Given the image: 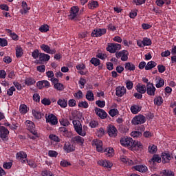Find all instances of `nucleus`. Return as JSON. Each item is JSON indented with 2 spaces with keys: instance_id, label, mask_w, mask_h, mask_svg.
Instances as JSON below:
<instances>
[{
  "instance_id": "f257e3e1",
  "label": "nucleus",
  "mask_w": 176,
  "mask_h": 176,
  "mask_svg": "<svg viewBox=\"0 0 176 176\" xmlns=\"http://www.w3.org/2000/svg\"><path fill=\"white\" fill-rule=\"evenodd\" d=\"M120 142L122 146H124L125 148H131V149H135L136 151L144 148L141 142L133 140L131 137L122 138Z\"/></svg>"
},
{
  "instance_id": "f03ea898",
  "label": "nucleus",
  "mask_w": 176,
  "mask_h": 176,
  "mask_svg": "<svg viewBox=\"0 0 176 176\" xmlns=\"http://www.w3.org/2000/svg\"><path fill=\"white\" fill-rule=\"evenodd\" d=\"M102 141L95 139L92 141V146H96V151L97 152H100V153H105L107 156L111 157L113 155V148H105L104 150L102 148Z\"/></svg>"
},
{
  "instance_id": "7ed1b4c3",
  "label": "nucleus",
  "mask_w": 176,
  "mask_h": 176,
  "mask_svg": "<svg viewBox=\"0 0 176 176\" xmlns=\"http://www.w3.org/2000/svg\"><path fill=\"white\" fill-rule=\"evenodd\" d=\"M73 126L74 131H76L78 135L86 137V131H83L80 121L76 120H73Z\"/></svg>"
},
{
  "instance_id": "20e7f679",
  "label": "nucleus",
  "mask_w": 176,
  "mask_h": 176,
  "mask_svg": "<svg viewBox=\"0 0 176 176\" xmlns=\"http://www.w3.org/2000/svg\"><path fill=\"white\" fill-rule=\"evenodd\" d=\"M122 49V45L116 43H109L106 50L109 53H118Z\"/></svg>"
},
{
  "instance_id": "39448f33",
  "label": "nucleus",
  "mask_w": 176,
  "mask_h": 176,
  "mask_svg": "<svg viewBox=\"0 0 176 176\" xmlns=\"http://www.w3.org/2000/svg\"><path fill=\"white\" fill-rule=\"evenodd\" d=\"M146 122V119L145 118V116L142 115H138L135 116L131 121L132 124H134V126H138V124H144Z\"/></svg>"
},
{
  "instance_id": "423d86ee",
  "label": "nucleus",
  "mask_w": 176,
  "mask_h": 176,
  "mask_svg": "<svg viewBox=\"0 0 176 176\" xmlns=\"http://www.w3.org/2000/svg\"><path fill=\"white\" fill-rule=\"evenodd\" d=\"M79 10H80V9H79L78 6L72 7L69 10V14L68 15L69 20H75V19H76V17H78Z\"/></svg>"
},
{
  "instance_id": "0eeeda50",
  "label": "nucleus",
  "mask_w": 176,
  "mask_h": 176,
  "mask_svg": "<svg viewBox=\"0 0 176 176\" xmlns=\"http://www.w3.org/2000/svg\"><path fill=\"white\" fill-rule=\"evenodd\" d=\"M116 57L117 58H120L122 61H127L129 60V51L124 50L119 52L116 53Z\"/></svg>"
},
{
  "instance_id": "6e6552de",
  "label": "nucleus",
  "mask_w": 176,
  "mask_h": 176,
  "mask_svg": "<svg viewBox=\"0 0 176 176\" xmlns=\"http://www.w3.org/2000/svg\"><path fill=\"white\" fill-rule=\"evenodd\" d=\"M105 34H107V29L98 28L92 31L91 36L98 38V36H102V35H105Z\"/></svg>"
},
{
  "instance_id": "1a4fd4ad",
  "label": "nucleus",
  "mask_w": 176,
  "mask_h": 176,
  "mask_svg": "<svg viewBox=\"0 0 176 176\" xmlns=\"http://www.w3.org/2000/svg\"><path fill=\"white\" fill-rule=\"evenodd\" d=\"M46 123H49L51 126H56L58 123V119L54 114H50L45 116Z\"/></svg>"
},
{
  "instance_id": "9d476101",
  "label": "nucleus",
  "mask_w": 176,
  "mask_h": 176,
  "mask_svg": "<svg viewBox=\"0 0 176 176\" xmlns=\"http://www.w3.org/2000/svg\"><path fill=\"white\" fill-rule=\"evenodd\" d=\"M40 48L44 53L47 54H56V49H52L47 44H42L40 45Z\"/></svg>"
},
{
  "instance_id": "9b49d317",
  "label": "nucleus",
  "mask_w": 176,
  "mask_h": 176,
  "mask_svg": "<svg viewBox=\"0 0 176 176\" xmlns=\"http://www.w3.org/2000/svg\"><path fill=\"white\" fill-rule=\"evenodd\" d=\"M10 133L8 129L3 126H0V138H1L3 141H5V140L8 138Z\"/></svg>"
},
{
  "instance_id": "f8f14e48",
  "label": "nucleus",
  "mask_w": 176,
  "mask_h": 176,
  "mask_svg": "<svg viewBox=\"0 0 176 176\" xmlns=\"http://www.w3.org/2000/svg\"><path fill=\"white\" fill-rule=\"evenodd\" d=\"M27 129L31 133L36 135V130L35 129V124L31 120H26L25 122Z\"/></svg>"
},
{
  "instance_id": "ddd939ff",
  "label": "nucleus",
  "mask_w": 176,
  "mask_h": 176,
  "mask_svg": "<svg viewBox=\"0 0 176 176\" xmlns=\"http://www.w3.org/2000/svg\"><path fill=\"white\" fill-rule=\"evenodd\" d=\"M95 113L100 118V119H107V116H108V113H106L105 110L102 109H100L98 107H95L94 109Z\"/></svg>"
},
{
  "instance_id": "4468645a",
  "label": "nucleus",
  "mask_w": 176,
  "mask_h": 176,
  "mask_svg": "<svg viewBox=\"0 0 176 176\" xmlns=\"http://www.w3.org/2000/svg\"><path fill=\"white\" fill-rule=\"evenodd\" d=\"M146 91L148 96H155L156 92V87L153 85V83H148L146 87Z\"/></svg>"
},
{
  "instance_id": "2eb2a0df",
  "label": "nucleus",
  "mask_w": 176,
  "mask_h": 176,
  "mask_svg": "<svg viewBox=\"0 0 176 176\" xmlns=\"http://www.w3.org/2000/svg\"><path fill=\"white\" fill-rule=\"evenodd\" d=\"M75 149V146H74V144H72L68 142H65L63 146V150L66 153H71V152H74Z\"/></svg>"
},
{
  "instance_id": "dca6fc26",
  "label": "nucleus",
  "mask_w": 176,
  "mask_h": 176,
  "mask_svg": "<svg viewBox=\"0 0 176 176\" xmlns=\"http://www.w3.org/2000/svg\"><path fill=\"white\" fill-rule=\"evenodd\" d=\"M127 89L124 86H118L116 88V95L117 97H123L126 94Z\"/></svg>"
},
{
  "instance_id": "f3484780",
  "label": "nucleus",
  "mask_w": 176,
  "mask_h": 176,
  "mask_svg": "<svg viewBox=\"0 0 176 176\" xmlns=\"http://www.w3.org/2000/svg\"><path fill=\"white\" fill-rule=\"evenodd\" d=\"M107 133L109 137H116L118 135V129L113 125H109L107 129Z\"/></svg>"
},
{
  "instance_id": "a211bd4d",
  "label": "nucleus",
  "mask_w": 176,
  "mask_h": 176,
  "mask_svg": "<svg viewBox=\"0 0 176 176\" xmlns=\"http://www.w3.org/2000/svg\"><path fill=\"white\" fill-rule=\"evenodd\" d=\"M50 60V55L45 53L39 54V60L38 64H43V63H46Z\"/></svg>"
},
{
  "instance_id": "6ab92c4d",
  "label": "nucleus",
  "mask_w": 176,
  "mask_h": 176,
  "mask_svg": "<svg viewBox=\"0 0 176 176\" xmlns=\"http://www.w3.org/2000/svg\"><path fill=\"white\" fill-rule=\"evenodd\" d=\"M72 142H74V144H78V145H80L82 146V145L85 144V138L82 136L77 135L72 138Z\"/></svg>"
},
{
  "instance_id": "aec40b11",
  "label": "nucleus",
  "mask_w": 176,
  "mask_h": 176,
  "mask_svg": "<svg viewBox=\"0 0 176 176\" xmlns=\"http://www.w3.org/2000/svg\"><path fill=\"white\" fill-rule=\"evenodd\" d=\"M98 164L102 167H106L107 168H111L113 164L109 160H101L98 162Z\"/></svg>"
},
{
  "instance_id": "412c9836",
  "label": "nucleus",
  "mask_w": 176,
  "mask_h": 176,
  "mask_svg": "<svg viewBox=\"0 0 176 176\" xmlns=\"http://www.w3.org/2000/svg\"><path fill=\"white\" fill-rule=\"evenodd\" d=\"M161 157L162 159V163L164 164L166 163H170V160L173 159L171 155L168 153H162L161 155Z\"/></svg>"
},
{
  "instance_id": "4be33fe9",
  "label": "nucleus",
  "mask_w": 176,
  "mask_h": 176,
  "mask_svg": "<svg viewBox=\"0 0 176 176\" xmlns=\"http://www.w3.org/2000/svg\"><path fill=\"white\" fill-rule=\"evenodd\" d=\"M16 159L21 160L22 163H25L27 160V153L24 151L19 152L16 155Z\"/></svg>"
},
{
  "instance_id": "5701e85b",
  "label": "nucleus",
  "mask_w": 176,
  "mask_h": 176,
  "mask_svg": "<svg viewBox=\"0 0 176 176\" xmlns=\"http://www.w3.org/2000/svg\"><path fill=\"white\" fill-rule=\"evenodd\" d=\"M136 90L138 93H140V94H145V93H146V86L139 83L136 85Z\"/></svg>"
},
{
  "instance_id": "b1692460",
  "label": "nucleus",
  "mask_w": 176,
  "mask_h": 176,
  "mask_svg": "<svg viewBox=\"0 0 176 176\" xmlns=\"http://www.w3.org/2000/svg\"><path fill=\"white\" fill-rule=\"evenodd\" d=\"M57 104L60 107V108H67V107H68V100L62 98L58 100Z\"/></svg>"
},
{
  "instance_id": "393cba45",
  "label": "nucleus",
  "mask_w": 176,
  "mask_h": 176,
  "mask_svg": "<svg viewBox=\"0 0 176 176\" xmlns=\"http://www.w3.org/2000/svg\"><path fill=\"white\" fill-rule=\"evenodd\" d=\"M133 168L140 173H146L148 171V167L145 165H136L133 166Z\"/></svg>"
},
{
  "instance_id": "a878e982",
  "label": "nucleus",
  "mask_w": 176,
  "mask_h": 176,
  "mask_svg": "<svg viewBox=\"0 0 176 176\" xmlns=\"http://www.w3.org/2000/svg\"><path fill=\"white\" fill-rule=\"evenodd\" d=\"M142 107L138 104H133L131 106V112L133 113V115H137L138 112L141 111Z\"/></svg>"
},
{
  "instance_id": "bb28decb",
  "label": "nucleus",
  "mask_w": 176,
  "mask_h": 176,
  "mask_svg": "<svg viewBox=\"0 0 176 176\" xmlns=\"http://www.w3.org/2000/svg\"><path fill=\"white\" fill-rule=\"evenodd\" d=\"M6 32H7L13 41H19V36L16 33L12 32V30L6 29Z\"/></svg>"
},
{
  "instance_id": "cd10ccee",
  "label": "nucleus",
  "mask_w": 176,
  "mask_h": 176,
  "mask_svg": "<svg viewBox=\"0 0 176 176\" xmlns=\"http://www.w3.org/2000/svg\"><path fill=\"white\" fill-rule=\"evenodd\" d=\"M98 6H99V4H98V1H97L91 0L88 3L89 9H91V10L97 9Z\"/></svg>"
},
{
  "instance_id": "c85d7f7f",
  "label": "nucleus",
  "mask_w": 176,
  "mask_h": 176,
  "mask_svg": "<svg viewBox=\"0 0 176 176\" xmlns=\"http://www.w3.org/2000/svg\"><path fill=\"white\" fill-rule=\"evenodd\" d=\"M157 65V63L155 61H149L147 63L145 67V70L146 71H151L153 68H155Z\"/></svg>"
},
{
  "instance_id": "c756f323",
  "label": "nucleus",
  "mask_w": 176,
  "mask_h": 176,
  "mask_svg": "<svg viewBox=\"0 0 176 176\" xmlns=\"http://www.w3.org/2000/svg\"><path fill=\"white\" fill-rule=\"evenodd\" d=\"M32 113L33 116L35 118V119H37V120L42 119V113H41V111H39L38 109H32Z\"/></svg>"
},
{
  "instance_id": "7c9ffc66",
  "label": "nucleus",
  "mask_w": 176,
  "mask_h": 176,
  "mask_svg": "<svg viewBox=\"0 0 176 176\" xmlns=\"http://www.w3.org/2000/svg\"><path fill=\"white\" fill-rule=\"evenodd\" d=\"M125 69L126 71H135V65L133 63L128 62L125 63Z\"/></svg>"
},
{
  "instance_id": "2f4dec72",
  "label": "nucleus",
  "mask_w": 176,
  "mask_h": 176,
  "mask_svg": "<svg viewBox=\"0 0 176 176\" xmlns=\"http://www.w3.org/2000/svg\"><path fill=\"white\" fill-rule=\"evenodd\" d=\"M150 162H152L153 164H155V163H162V157L159 156V155L155 154L150 160Z\"/></svg>"
},
{
  "instance_id": "473e14b6",
  "label": "nucleus",
  "mask_w": 176,
  "mask_h": 176,
  "mask_svg": "<svg viewBox=\"0 0 176 176\" xmlns=\"http://www.w3.org/2000/svg\"><path fill=\"white\" fill-rule=\"evenodd\" d=\"M130 135L135 139L141 138V137H142V133L138 131H133L130 133Z\"/></svg>"
},
{
  "instance_id": "72a5a7b5",
  "label": "nucleus",
  "mask_w": 176,
  "mask_h": 176,
  "mask_svg": "<svg viewBox=\"0 0 176 176\" xmlns=\"http://www.w3.org/2000/svg\"><path fill=\"white\" fill-rule=\"evenodd\" d=\"M86 98L88 101H94V94H93L92 91H87Z\"/></svg>"
},
{
  "instance_id": "f704fd0d",
  "label": "nucleus",
  "mask_w": 176,
  "mask_h": 176,
  "mask_svg": "<svg viewBox=\"0 0 176 176\" xmlns=\"http://www.w3.org/2000/svg\"><path fill=\"white\" fill-rule=\"evenodd\" d=\"M25 83L26 86H32V85H35L36 81L35 79L32 78H27L25 80Z\"/></svg>"
},
{
  "instance_id": "c9c22d12",
  "label": "nucleus",
  "mask_w": 176,
  "mask_h": 176,
  "mask_svg": "<svg viewBox=\"0 0 176 176\" xmlns=\"http://www.w3.org/2000/svg\"><path fill=\"white\" fill-rule=\"evenodd\" d=\"M54 89H56L58 91H63L65 87L61 82H56L54 85Z\"/></svg>"
},
{
  "instance_id": "e433bc0d",
  "label": "nucleus",
  "mask_w": 176,
  "mask_h": 176,
  "mask_svg": "<svg viewBox=\"0 0 176 176\" xmlns=\"http://www.w3.org/2000/svg\"><path fill=\"white\" fill-rule=\"evenodd\" d=\"M90 63L95 67H98L100 65V64H101V61L100 60V59H98L97 58H94V57H93L90 60Z\"/></svg>"
},
{
  "instance_id": "4c0bfd02",
  "label": "nucleus",
  "mask_w": 176,
  "mask_h": 176,
  "mask_svg": "<svg viewBox=\"0 0 176 176\" xmlns=\"http://www.w3.org/2000/svg\"><path fill=\"white\" fill-rule=\"evenodd\" d=\"M23 54V48H21V47H16V57L17 58H20V57H22Z\"/></svg>"
},
{
  "instance_id": "58836bf2",
  "label": "nucleus",
  "mask_w": 176,
  "mask_h": 176,
  "mask_svg": "<svg viewBox=\"0 0 176 176\" xmlns=\"http://www.w3.org/2000/svg\"><path fill=\"white\" fill-rule=\"evenodd\" d=\"M50 27L47 25V24H44V25H42L40 28H39V31L40 32H43V33H45V32H47V31H49Z\"/></svg>"
},
{
  "instance_id": "ea45409f",
  "label": "nucleus",
  "mask_w": 176,
  "mask_h": 176,
  "mask_svg": "<svg viewBox=\"0 0 176 176\" xmlns=\"http://www.w3.org/2000/svg\"><path fill=\"white\" fill-rule=\"evenodd\" d=\"M162 102H163V98L162 96H158V97L154 98L155 105H157L158 107H160V105H162Z\"/></svg>"
},
{
  "instance_id": "a19ab883",
  "label": "nucleus",
  "mask_w": 176,
  "mask_h": 176,
  "mask_svg": "<svg viewBox=\"0 0 176 176\" xmlns=\"http://www.w3.org/2000/svg\"><path fill=\"white\" fill-rule=\"evenodd\" d=\"M41 175L42 176H54V174L52 173L50 170L44 169L41 172Z\"/></svg>"
},
{
  "instance_id": "79ce46f5",
  "label": "nucleus",
  "mask_w": 176,
  "mask_h": 176,
  "mask_svg": "<svg viewBox=\"0 0 176 176\" xmlns=\"http://www.w3.org/2000/svg\"><path fill=\"white\" fill-rule=\"evenodd\" d=\"M152 45V40L148 37L143 38V46H151Z\"/></svg>"
},
{
  "instance_id": "37998d69",
  "label": "nucleus",
  "mask_w": 176,
  "mask_h": 176,
  "mask_svg": "<svg viewBox=\"0 0 176 176\" xmlns=\"http://www.w3.org/2000/svg\"><path fill=\"white\" fill-rule=\"evenodd\" d=\"M162 176H175L174 172L168 170H162Z\"/></svg>"
},
{
  "instance_id": "c03bdc74",
  "label": "nucleus",
  "mask_w": 176,
  "mask_h": 176,
  "mask_svg": "<svg viewBox=\"0 0 176 176\" xmlns=\"http://www.w3.org/2000/svg\"><path fill=\"white\" fill-rule=\"evenodd\" d=\"M109 114L111 118H114V116H116V115H119V110L117 109H111L109 111Z\"/></svg>"
},
{
  "instance_id": "a18cd8bd",
  "label": "nucleus",
  "mask_w": 176,
  "mask_h": 176,
  "mask_svg": "<svg viewBox=\"0 0 176 176\" xmlns=\"http://www.w3.org/2000/svg\"><path fill=\"white\" fill-rule=\"evenodd\" d=\"M164 86V80L163 78H160L155 85L157 89H160V87H163Z\"/></svg>"
},
{
  "instance_id": "49530a36",
  "label": "nucleus",
  "mask_w": 176,
  "mask_h": 176,
  "mask_svg": "<svg viewBox=\"0 0 176 176\" xmlns=\"http://www.w3.org/2000/svg\"><path fill=\"white\" fill-rule=\"evenodd\" d=\"M50 140H52V141H54L55 142H60L61 141V139L58 138L56 135L54 134H50L49 135Z\"/></svg>"
},
{
  "instance_id": "de8ad7c7",
  "label": "nucleus",
  "mask_w": 176,
  "mask_h": 176,
  "mask_svg": "<svg viewBox=\"0 0 176 176\" xmlns=\"http://www.w3.org/2000/svg\"><path fill=\"white\" fill-rule=\"evenodd\" d=\"M60 133H63V135L68 137V129L65 126H60L59 128Z\"/></svg>"
},
{
  "instance_id": "09e8293b",
  "label": "nucleus",
  "mask_w": 176,
  "mask_h": 176,
  "mask_svg": "<svg viewBox=\"0 0 176 176\" xmlns=\"http://www.w3.org/2000/svg\"><path fill=\"white\" fill-rule=\"evenodd\" d=\"M74 96L76 98H77V100H82V98H83V92L79 90L77 92H76Z\"/></svg>"
},
{
  "instance_id": "8fccbe9b",
  "label": "nucleus",
  "mask_w": 176,
  "mask_h": 176,
  "mask_svg": "<svg viewBox=\"0 0 176 176\" xmlns=\"http://www.w3.org/2000/svg\"><path fill=\"white\" fill-rule=\"evenodd\" d=\"M148 151L150 153H155V152H157V146L153 144L152 146H149Z\"/></svg>"
},
{
  "instance_id": "3c124183",
  "label": "nucleus",
  "mask_w": 176,
  "mask_h": 176,
  "mask_svg": "<svg viewBox=\"0 0 176 176\" xmlns=\"http://www.w3.org/2000/svg\"><path fill=\"white\" fill-rule=\"evenodd\" d=\"M48 156H50V157H57V156H58V153L56 151L50 150L48 151Z\"/></svg>"
},
{
  "instance_id": "603ef678",
  "label": "nucleus",
  "mask_w": 176,
  "mask_h": 176,
  "mask_svg": "<svg viewBox=\"0 0 176 176\" xmlns=\"http://www.w3.org/2000/svg\"><path fill=\"white\" fill-rule=\"evenodd\" d=\"M78 107L79 108L87 109V108H89V103H87V102H86V101L80 102L78 103Z\"/></svg>"
},
{
  "instance_id": "864d4df0",
  "label": "nucleus",
  "mask_w": 176,
  "mask_h": 176,
  "mask_svg": "<svg viewBox=\"0 0 176 176\" xmlns=\"http://www.w3.org/2000/svg\"><path fill=\"white\" fill-rule=\"evenodd\" d=\"M138 13V10L135 9L133 10H132L130 14H129V17L131 19H135V17H137V14Z\"/></svg>"
},
{
  "instance_id": "5fc2aeb1",
  "label": "nucleus",
  "mask_w": 176,
  "mask_h": 176,
  "mask_svg": "<svg viewBox=\"0 0 176 176\" xmlns=\"http://www.w3.org/2000/svg\"><path fill=\"white\" fill-rule=\"evenodd\" d=\"M41 104L45 106H49L50 104H52V101H50V99L44 98L43 100H41Z\"/></svg>"
},
{
  "instance_id": "6e6d98bb",
  "label": "nucleus",
  "mask_w": 176,
  "mask_h": 176,
  "mask_svg": "<svg viewBox=\"0 0 176 176\" xmlns=\"http://www.w3.org/2000/svg\"><path fill=\"white\" fill-rule=\"evenodd\" d=\"M39 54H41V53H39V50H34V52H32V57H33V58L36 60L39 57Z\"/></svg>"
},
{
  "instance_id": "4d7b16f0",
  "label": "nucleus",
  "mask_w": 176,
  "mask_h": 176,
  "mask_svg": "<svg viewBox=\"0 0 176 176\" xmlns=\"http://www.w3.org/2000/svg\"><path fill=\"white\" fill-rule=\"evenodd\" d=\"M96 104L98 105L99 108H104V107H105V101H102L100 100H96Z\"/></svg>"
},
{
  "instance_id": "13d9d810",
  "label": "nucleus",
  "mask_w": 176,
  "mask_h": 176,
  "mask_svg": "<svg viewBox=\"0 0 176 176\" xmlns=\"http://www.w3.org/2000/svg\"><path fill=\"white\" fill-rule=\"evenodd\" d=\"M60 123L62 126H69V121H68V120L67 119L62 118L60 120Z\"/></svg>"
},
{
  "instance_id": "bf43d9fd",
  "label": "nucleus",
  "mask_w": 176,
  "mask_h": 176,
  "mask_svg": "<svg viewBox=\"0 0 176 176\" xmlns=\"http://www.w3.org/2000/svg\"><path fill=\"white\" fill-rule=\"evenodd\" d=\"M14 91H16V88L14 87V86H12L7 90V96H13Z\"/></svg>"
},
{
  "instance_id": "052dcab7",
  "label": "nucleus",
  "mask_w": 176,
  "mask_h": 176,
  "mask_svg": "<svg viewBox=\"0 0 176 176\" xmlns=\"http://www.w3.org/2000/svg\"><path fill=\"white\" fill-rule=\"evenodd\" d=\"M60 166L61 167H68V166H71V162L63 160L60 162Z\"/></svg>"
},
{
  "instance_id": "680f3d73",
  "label": "nucleus",
  "mask_w": 176,
  "mask_h": 176,
  "mask_svg": "<svg viewBox=\"0 0 176 176\" xmlns=\"http://www.w3.org/2000/svg\"><path fill=\"white\" fill-rule=\"evenodd\" d=\"M126 89H128V90H131V89H133V87L134 86V83H133L132 81L127 80L126 82Z\"/></svg>"
},
{
  "instance_id": "e2e57ef3",
  "label": "nucleus",
  "mask_w": 176,
  "mask_h": 176,
  "mask_svg": "<svg viewBox=\"0 0 176 176\" xmlns=\"http://www.w3.org/2000/svg\"><path fill=\"white\" fill-rule=\"evenodd\" d=\"M79 39H85V38H87V32H81L78 34Z\"/></svg>"
},
{
  "instance_id": "0e129e2a",
  "label": "nucleus",
  "mask_w": 176,
  "mask_h": 176,
  "mask_svg": "<svg viewBox=\"0 0 176 176\" xmlns=\"http://www.w3.org/2000/svg\"><path fill=\"white\" fill-rule=\"evenodd\" d=\"M36 69L38 72L43 73V72H45V71L46 69V66H45V65H41L40 66H37Z\"/></svg>"
},
{
  "instance_id": "69168bd1",
  "label": "nucleus",
  "mask_w": 176,
  "mask_h": 176,
  "mask_svg": "<svg viewBox=\"0 0 176 176\" xmlns=\"http://www.w3.org/2000/svg\"><path fill=\"white\" fill-rule=\"evenodd\" d=\"M157 69L160 74H163V72L166 71V67H164L163 65H158Z\"/></svg>"
},
{
  "instance_id": "338daca9",
  "label": "nucleus",
  "mask_w": 176,
  "mask_h": 176,
  "mask_svg": "<svg viewBox=\"0 0 176 176\" xmlns=\"http://www.w3.org/2000/svg\"><path fill=\"white\" fill-rule=\"evenodd\" d=\"M33 100L36 102H40V101H41V96H39L38 94H34V95H33Z\"/></svg>"
},
{
  "instance_id": "774afa93",
  "label": "nucleus",
  "mask_w": 176,
  "mask_h": 176,
  "mask_svg": "<svg viewBox=\"0 0 176 176\" xmlns=\"http://www.w3.org/2000/svg\"><path fill=\"white\" fill-rule=\"evenodd\" d=\"M21 113H27V105L22 104L20 106Z\"/></svg>"
}]
</instances>
